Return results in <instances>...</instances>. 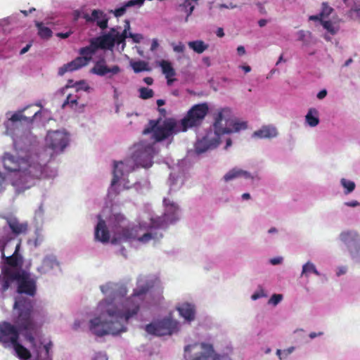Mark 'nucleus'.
<instances>
[{"label":"nucleus","instance_id":"obj_61","mask_svg":"<svg viewBox=\"0 0 360 360\" xmlns=\"http://www.w3.org/2000/svg\"><path fill=\"white\" fill-rule=\"evenodd\" d=\"M144 82L148 85H151L153 83V79L150 77H145L143 79Z\"/></svg>","mask_w":360,"mask_h":360},{"label":"nucleus","instance_id":"obj_23","mask_svg":"<svg viewBox=\"0 0 360 360\" xmlns=\"http://www.w3.org/2000/svg\"><path fill=\"white\" fill-rule=\"evenodd\" d=\"M96 44V49H110L114 46V39L110 32L103 37L93 39Z\"/></svg>","mask_w":360,"mask_h":360},{"label":"nucleus","instance_id":"obj_40","mask_svg":"<svg viewBox=\"0 0 360 360\" xmlns=\"http://www.w3.org/2000/svg\"><path fill=\"white\" fill-rule=\"evenodd\" d=\"M340 183L345 189L344 193L346 195L352 193L355 189V183L352 181H349L343 178L341 179Z\"/></svg>","mask_w":360,"mask_h":360},{"label":"nucleus","instance_id":"obj_9","mask_svg":"<svg viewBox=\"0 0 360 360\" xmlns=\"http://www.w3.org/2000/svg\"><path fill=\"white\" fill-rule=\"evenodd\" d=\"M8 276L13 279H16L17 292L20 294L18 297L22 296V294L30 297L35 295L37 291L36 281L30 277L29 273L25 271H18V272L8 273Z\"/></svg>","mask_w":360,"mask_h":360},{"label":"nucleus","instance_id":"obj_25","mask_svg":"<svg viewBox=\"0 0 360 360\" xmlns=\"http://www.w3.org/2000/svg\"><path fill=\"white\" fill-rule=\"evenodd\" d=\"M238 177L251 179L252 176L250 173L247 171L243 170L241 169L233 168L224 176V179L225 181H229Z\"/></svg>","mask_w":360,"mask_h":360},{"label":"nucleus","instance_id":"obj_29","mask_svg":"<svg viewBox=\"0 0 360 360\" xmlns=\"http://www.w3.org/2000/svg\"><path fill=\"white\" fill-rule=\"evenodd\" d=\"M18 356L24 360H27L31 358V353L23 345L19 343L18 341L16 343H15L13 345Z\"/></svg>","mask_w":360,"mask_h":360},{"label":"nucleus","instance_id":"obj_53","mask_svg":"<svg viewBox=\"0 0 360 360\" xmlns=\"http://www.w3.org/2000/svg\"><path fill=\"white\" fill-rule=\"evenodd\" d=\"M345 205L347 207H355L359 205V202L357 200H352L349 202H345Z\"/></svg>","mask_w":360,"mask_h":360},{"label":"nucleus","instance_id":"obj_27","mask_svg":"<svg viewBox=\"0 0 360 360\" xmlns=\"http://www.w3.org/2000/svg\"><path fill=\"white\" fill-rule=\"evenodd\" d=\"M198 4V0H184V3L179 5V8L181 11L186 13L185 19L188 22V17L192 14L195 7Z\"/></svg>","mask_w":360,"mask_h":360},{"label":"nucleus","instance_id":"obj_17","mask_svg":"<svg viewBox=\"0 0 360 360\" xmlns=\"http://www.w3.org/2000/svg\"><path fill=\"white\" fill-rule=\"evenodd\" d=\"M31 106L26 107L22 110H18L15 112L12 116L9 118V122L13 123L17 122H23L27 124H32L34 122V119L35 117L40 113V110L28 112V115H25V111L28 110Z\"/></svg>","mask_w":360,"mask_h":360},{"label":"nucleus","instance_id":"obj_63","mask_svg":"<svg viewBox=\"0 0 360 360\" xmlns=\"http://www.w3.org/2000/svg\"><path fill=\"white\" fill-rule=\"evenodd\" d=\"M158 46V42L157 39H153L151 44V50H155Z\"/></svg>","mask_w":360,"mask_h":360},{"label":"nucleus","instance_id":"obj_37","mask_svg":"<svg viewBox=\"0 0 360 360\" xmlns=\"http://www.w3.org/2000/svg\"><path fill=\"white\" fill-rule=\"evenodd\" d=\"M309 273H314L316 276H320V273L317 271L315 265L308 262L302 266V275L307 276Z\"/></svg>","mask_w":360,"mask_h":360},{"label":"nucleus","instance_id":"obj_24","mask_svg":"<svg viewBox=\"0 0 360 360\" xmlns=\"http://www.w3.org/2000/svg\"><path fill=\"white\" fill-rule=\"evenodd\" d=\"M160 67L162 68V73L165 75V77L167 79V84L169 85L172 84L175 80V79L172 77L175 76L176 72L171 63L167 60H162L160 63Z\"/></svg>","mask_w":360,"mask_h":360},{"label":"nucleus","instance_id":"obj_7","mask_svg":"<svg viewBox=\"0 0 360 360\" xmlns=\"http://www.w3.org/2000/svg\"><path fill=\"white\" fill-rule=\"evenodd\" d=\"M148 127L146 128L143 133L147 134L153 132V137L156 142H160L171 136L176 127L175 120L172 118H165L162 120L161 117L156 120H151L149 121Z\"/></svg>","mask_w":360,"mask_h":360},{"label":"nucleus","instance_id":"obj_38","mask_svg":"<svg viewBox=\"0 0 360 360\" xmlns=\"http://www.w3.org/2000/svg\"><path fill=\"white\" fill-rule=\"evenodd\" d=\"M131 65L135 72L148 70V64L143 60L132 62L131 63Z\"/></svg>","mask_w":360,"mask_h":360},{"label":"nucleus","instance_id":"obj_13","mask_svg":"<svg viewBox=\"0 0 360 360\" xmlns=\"http://www.w3.org/2000/svg\"><path fill=\"white\" fill-rule=\"evenodd\" d=\"M164 204L165 205V212L163 217V219H158V223L156 225L155 222H153V226H156L159 228H165L164 222L166 223H174L178 220V211L179 207L174 202H171L169 199H164Z\"/></svg>","mask_w":360,"mask_h":360},{"label":"nucleus","instance_id":"obj_41","mask_svg":"<svg viewBox=\"0 0 360 360\" xmlns=\"http://www.w3.org/2000/svg\"><path fill=\"white\" fill-rule=\"evenodd\" d=\"M162 237V234L160 233L159 235L157 233H146L142 236L139 237L137 239L139 241L142 243H147L151 239H159Z\"/></svg>","mask_w":360,"mask_h":360},{"label":"nucleus","instance_id":"obj_31","mask_svg":"<svg viewBox=\"0 0 360 360\" xmlns=\"http://www.w3.org/2000/svg\"><path fill=\"white\" fill-rule=\"evenodd\" d=\"M3 272L4 279L2 282V290L3 291H6L10 287L11 282L14 281H16V279H13L8 276V273L18 272V271L14 270L10 267H7L4 269Z\"/></svg>","mask_w":360,"mask_h":360},{"label":"nucleus","instance_id":"obj_19","mask_svg":"<svg viewBox=\"0 0 360 360\" xmlns=\"http://www.w3.org/2000/svg\"><path fill=\"white\" fill-rule=\"evenodd\" d=\"M86 65V59L85 58L77 57L75 59L70 63L63 65L59 68L58 74L63 76L67 72H72L77 70L84 66Z\"/></svg>","mask_w":360,"mask_h":360},{"label":"nucleus","instance_id":"obj_42","mask_svg":"<svg viewBox=\"0 0 360 360\" xmlns=\"http://www.w3.org/2000/svg\"><path fill=\"white\" fill-rule=\"evenodd\" d=\"M140 98L144 100L150 98L154 95V91L151 89L141 87L139 89Z\"/></svg>","mask_w":360,"mask_h":360},{"label":"nucleus","instance_id":"obj_34","mask_svg":"<svg viewBox=\"0 0 360 360\" xmlns=\"http://www.w3.org/2000/svg\"><path fill=\"white\" fill-rule=\"evenodd\" d=\"M110 32L112 34V37L114 39V44H122V47L124 48L125 46V39L127 37H128V34H126L124 32L120 33L117 32L115 28H112Z\"/></svg>","mask_w":360,"mask_h":360},{"label":"nucleus","instance_id":"obj_15","mask_svg":"<svg viewBox=\"0 0 360 360\" xmlns=\"http://www.w3.org/2000/svg\"><path fill=\"white\" fill-rule=\"evenodd\" d=\"M121 69L120 66L115 65L112 67H108L104 59L97 61L91 70V72L96 75L103 77L110 74L108 77L112 78V75L120 73Z\"/></svg>","mask_w":360,"mask_h":360},{"label":"nucleus","instance_id":"obj_33","mask_svg":"<svg viewBox=\"0 0 360 360\" xmlns=\"http://www.w3.org/2000/svg\"><path fill=\"white\" fill-rule=\"evenodd\" d=\"M36 27L38 29L39 36L45 39H48L52 36V31L50 28L44 25L42 22H36Z\"/></svg>","mask_w":360,"mask_h":360},{"label":"nucleus","instance_id":"obj_2","mask_svg":"<svg viewBox=\"0 0 360 360\" xmlns=\"http://www.w3.org/2000/svg\"><path fill=\"white\" fill-rule=\"evenodd\" d=\"M2 162L4 169L12 173L10 181L17 194L30 188L34 186V180L43 174V165L32 156L21 158L5 153Z\"/></svg>","mask_w":360,"mask_h":360},{"label":"nucleus","instance_id":"obj_35","mask_svg":"<svg viewBox=\"0 0 360 360\" xmlns=\"http://www.w3.org/2000/svg\"><path fill=\"white\" fill-rule=\"evenodd\" d=\"M317 111L315 109H310L306 115V121L310 127H316L319 122L316 116Z\"/></svg>","mask_w":360,"mask_h":360},{"label":"nucleus","instance_id":"obj_43","mask_svg":"<svg viewBox=\"0 0 360 360\" xmlns=\"http://www.w3.org/2000/svg\"><path fill=\"white\" fill-rule=\"evenodd\" d=\"M333 11V8L329 6L327 3L323 2L322 4V9L320 13L321 18H322L323 19L328 18L331 14Z\"/></svg>","mask_w":360,"mask_h":360},{"label":"nucleus","instance_id":"obj_4","mask_svg":"<svg viewBox=\"0 0 360 360\" xmlns=\"http://www.w3.org/2000/svg\"><path fill=\"white\" fill-rule=\"evenodd\" d=\"M135 150L129 159L119 162H114L113 178L111 185L114 186L120 180H125V177L135 169V167L148 168L153 165L155 148L150 143H140L134 146Z\"/></svg>","mask_w":360,"mask_h":360},{"label":"nucleus","instance_id":"obj_6","mask_svg":"<svg viewBox=\"0 0 360 360\" xmlns=\"http://www.w3.org/2000/svg\"><path fill=\"white\" fill-rule=\"evenodd\" d=\"M231 111L228 108H221L214 114L213 129L217 136L238 132L247 128L246 122L231 121Z\"/></svg>","mask_w":360,"mask_h":360},{"label":"nucleus","instance_id":"obj_51","mask_svg":"<svg viewBox=\"0 0 360 360\" xmlns=\"http://www.w3.org/2000/svg\"><path fill=\"white\" fill-rule=\"evenodd\" d=\"M94 360H108V356L104 353H97L94 357Z\"/></svg>","mask_w":360,"mask_h":360},{"label":"nucleus","instance_id":"obj_20","mask_svg":"<svg viewBox=\"0 0 360 360\" xmlns=\"http://www.w3.org/2000/svg\"><path fill=\"white\" fill-rule=\"evenodd\" d=\"M179 314L186 321H191L195 319V309L192 304L184 302L176 307Z\"/></svg>","mask_w":360,"mask_h":360},{"label":"nucleus","instance_id":"obj_54","mask_svg":"<svg viewBox=\"0 0 360 360\" xmlns=\"http://www.w3.org/2000/svg\"><path fill=\"white\" fill-rule=\"evenodd\" d=\"M130 30V22L129 20H124V30L122 32H124L126 34H128V32Z\"/></svg>","mask_w":360,"mask_h":360},{"label":"nucleus","instance_id":"obj_58","mask_svg":"<svg viewBox=\"0 0 360 360\" xmlns=\"http://www.w3.org/2000/svg\"><path fill=\"white\" fill-rule=\"evenodd\" d=\"M31 46H32V44L30 43L27 44L24 48H22L20 50V54L22 55V54H25V53H27L29 51V49H30Z\"/></svg>","mask_w":360,"mask_h":360},{"label":"nucleus","instance_id":"obj_46","mask_svg":"<svg viewBox=\"0 0 360 360\" xmlns=\"http://www.w3.org/2000/svg\"><path fill=\"white\" fill-rule=\"evenodd\" d=\"M282 299H283L282 295L274 294L269 300V303H271L274 305H276L282 300Z\"/></svg>","mask_w":360,"mask_h":360},{"label":"nucleus","instance_id":"obj_47","mask_svg":"<svg viewBox=\"0 0 360 360\" xmlns=\"http://www.w3.org/2000/svg\"><path fill=\"white\" fill-rule=\"evenodd\" d=\"M321 24L323 25V27L327 30L328 32H331V33H334V31H333V24L331 22V21L330 20H321Z\"/></svg>","mask_w":360,"mask_h":360},{"label":"nucleus","instance_id":"obj_59","mask_svg":"<svg viewBox=\"0 0 360 360\" xmlns=\"http://www.w3.org/2000/svg\"><path fill=\"white\" fill-rule=\"evenodd\" d=\"M346 271H347V268H346V267H345V266H341V267H340V268L338 269V272H337V275H338V276H341V275H342V274H345V273H346Z\"/></svg>","mask_w":360,"mask_h":360},{"label":"nucleus","instance_id":"obj_45","mask_svg":"<svg viewBox=\"0 0 360 360\" xmlns=\"http://www.w3.org/2000/svg\"><path fill=\"white\" fill-rule=\"evenodd\" d=\"M132 6H128V1L124 4V5L120 8H118L114 11V15L115 17L118 18L123 15L127 10V8L131 7Z\"/></svg>","mask_w":360,"mask_h":360},{"label":"nucleus","instance_id":"obj_55","mask_svg":"<svg viewBox=\"0 0 360 360\" xmlns=\"http://www.w3.org/2000/svg\"><path fill=\"white\" fill-rule=\"evenodd\" d=\"M283 259L281 257L272 258L270 260V263L273 265L279 264L282 262Z\"/></svg>","mask_w":360,"mask_h":360},{"label":"nucleus","instance_id":"obj_44","mask_svg":"<svg viewBox=\"0 0 360 360\" xmlns=\"http://www.w3.org/2000/svg\"><path fill=\"white\" fill-rule=\"evenodd\" d=\"M77 103V96H73L72 95L69 94L67 96L63 106L64 107L67 105H70L72 108L73 105H76Z\"/></svg>","mask_w":360,"mask_h":360},{"label":"nucleus","instance_id":"obj_5","mask_svg":"<svg viewBox=\"0 0 360 360\" xmlns=\"http://www.w3.org/2000/svg\"><path fill=\"white\" fill-rule=\"evenodd\" d=\"M20 298H22V299H24L27 301H29L30 302V304L32 307H31L32 309L30 311L32 313V319L38 324L35 318H36L37 315L39 314V312H38V311L34 310V309L33 300H31L30 298H27L24 296L17 297L16 298H15V302H14V305H13V308L15 309H17L18 311V316L14 321L15 326H13L11 323L6 322V321H4L1 324H0V342H1L2 343H4L5 345L11 344L12 345H13L15 343H16L19 340V333L20 332H24V336L25 337L26 331L24 330H20L16 323L20 312L23 309L25 310V309H26V307H15V304L17 303L18 300Z\"/></svg>","mask_w":360,"mask_h":360},{"label":"nucleus","instance_id":"obj_62","mask_svg":"<svg viewBox=\"0 0 360 360\" xmlns=\"http://www.w3.org/2000/svg\"><path fill=\"white\" fill-rule=\"evenodd\" d=\"M202 62L206 65L207 67H210L211 65L210 58L209 57H204L202 58Z\"/></svg>","mask_w":360,"mask_h":360},{"label":"nucleus","instance_id":"obj_22","mask_svg":"<svg viewBox=\"0 0 360 360\" xmlns=\"http://www.w3.org/2000/svg\"><path fill=\"white\" fill-rule=\"evenodd\" d=\"M278 134L276 127L272 126H263L260 129L255 131L252 136L259 139H271Z\"/></svg>","mask_w":360,"mask_h":360},{"label":"nucleus","instance_id":"obj_50","mask_svg":"<svg viewBox=\"0 0 360 360\" xmlns=\"http://www.w3.org/2000/svg\"><path fill=\"white\" fill-rule=\"evenodd\" d=\"M173 49L175 52L182 53L185 49V46L183 44L179 43V44L174 46Z\"/></svg>","mask_w":360,"mask_h":360},{"label":"nucleus","instance_id":"obj_36","mask_svg":"<svg viewBox=\"0 0 360 360\" xmlns=\"http://www.w3.org/2000/svg\"><path fill=\"white\" fill-rule=\"evenodd\" d=\"M210 144L207 142L206 138L197 141L195 145V149L197 153H202L210 148Z\"/></svg>","mask_w":360,"mask_h":360},{"label":"nucleus","instance_id":"obj_26","mask_svg":"<svg viewBox=\"0 0 360 360\" xmlns=\"http://www.w3.org/2000/svg\"><path fill=\"white\" fill-rule=\"evenodd\" d=\"M138 226L123 227L120 233L119 240H127L137 238Z\"/></svg>","mask_w":360,"mask_h":360},{"label":"nucleus","instance_id":"obj_48","mask_svg":"<svg viewBox=\"0 0 360 360\" xmlns=\"http://www.w3.org/2000/svg\"><path fill=\"white\" fill-rule=\"evenodd\" d=\"M293 349H294V347H290L287 349H284L283 351L281 349H278L276 351V354L279 356L280 359H282L281 355L283 354H285V356H287V355L290 354L293 351Z\"/></svg>","mask_w":360,"mask_h":360},{"label":"nucleus","instance_id":"obj_10","mask_svg":"<svg viewBox=\"0 0 360 360\" xmlns=\"http://www.w3.org/2000/svg\"><path fill=\"white\" fill-rule=\"evenodd\" d=\"M200 350L199 354L195 356L193 360H231L228 354H218L215 352L212 344L201 342L200 344L189 345L185 347V352L192 349Z\"/></svg>","mask_w":360,"mask_h":360},{"label":"nucleus","instance_id":"obj_3","mask_svg":"<svg viewBox=\"0 0 360 360\" xmlns=\"http://www.w3.org/2000/svg\"><path fill=\"white\" fill-rule=\"evenodd\" d=\"M15 307H26L25 310L23 309L19 314L16 323L20 330L26 331L25 339L30 343L37 354L35 360H52L50 353L53 347L51 340L46 341L39 338L37 341L34 337L38 335L41 325L37 324L32 319L30 302L20 298L15 304Z\"/></svg>","mask_w":360,"mask_h":360},{"label":"nucleus","instance_id":"obj_11","mask_svg":"<svg viewBox=\"0 0 360 360\" xmlns=\"http://www.w3.org/2000/svg\"><path fill=\"white\" fill-rule=\"evenodd\" d=\"M179 323L172 319L166 318L146 326L145 330L148 334L157 336L172 335L178 330Z\"/></svg>","mask_w":360,"mask_h":360},{"label":"nucleus","instance_id":"obj_16","mask_svg":"<svg viewBox=\"0 0 360 360\" xmlns=\"http://www.w3.org/2000/svg\"><path fill=\"white\" fill-rule=\"evenodd\" d=\"M82 18L87 22H96V25L102 30L108 27V19L104 12L101 10H93L91 15L88 13H84Z\"/></svg>","mask_w":360,"mask_h":360},{"label":"nucleus","instance_id":"obj_57","mask_svg":"<svg viewBox=\"0 0 360 360\" xmlns=\"http://www.w3.org/2000/svg\"><path fill=\"white\" fill-rule=\"evenodd\" d=\"M237 53L239 56H243L245 54V49L243 46H239L237 48Z\"/></svg>","mask_w":360,"mask_h":360},{"label":"nucleus","instance_id":"obj_14","mask_svg":"<svg viewBox=\"0 0 360 360\" xmlns=\"http://www.w3.org/2000/svg\"><path fill=\"white\" fill-rule=\"evenodd\" d=\"M10 241L6 243L4 248L1 249V256L4 259V262L8 265L10 267H21L23 264V259L20 254H19V250L21 245V240H19L18 243L15 245L14 252L8 257H6L4 251L5 248L9 245Z\"/></svg>","mask_w":360,"mask_h":360},{"label":"nucleus","instance_id":"obj_1","mask_svg":"<svg viewBox=\"0 0 360 360\" xmlns=\"http://www.w3.org/2000/svg\"><path fill=\"white\" fill-rule=\"evenodd\" d=\"M151 288L152 285L148 282L139 285L132 296L127 299L124 304H117L115 297L100 302L98 305L100 316L90 321V330L98 337L107 334L115 335L125 332L129 319L137 314L140 309L139 303L135 300H141Z\"/></svg>","mask_w":360,"mask_h":360},{"label":"nucleus","instance_id":"obj_64","mask_svg":"<svg viewBox=\"0 0 360 360\" xmlns=\"http://www.w3.org/2000/svg\"><path fill=\"white\" fill-rule=\"evenodd\" d=\"M240 68L243 69L245 72H249L251 71V68L249 65H242Z\"/></svg>","mask_w":360,"mask_h":360},{"label":"nucleus","instance_id":"obj_52","mask_svg":"<svg viewBox=\"0 0 360 360\" xmlns=\"http://www.w3.org/2000/svg\"><path fill=\"white\" fill-rule=\"evenodd\" d=\"M72 34V32H58L56 34V36L61 39H66L70 36Z\"/></svg>","mask_w":360,"mask_h":360},{"label":"nucleus","instance_id":"obj_18","mask_svg":"<svg viewBox=\"0 0 360 360\" xmlns=\"http://www.w3.org/2000/svg\"><path fill=\"white\" fill-rule=\"evenodd\" d=\"M6 223L11 229V233L15 236L26 234L28 231L29 224L27 221L20 222L16 217H6Z\"/></svg>","mask_w":360,"mask_h":360},{"label":"nucleus","instance_id":"obj_56","mask_svg":"<svg viewBox=\"0 0 360 360\" xmlns=\"http://www.w3.org/2000/svg\"><path fill=\"white\" fill-rule=\"evenodd\" d=\"M327 95V91L326 90L323 89V90H321L320 91L318 94H317V98L319 99H323V98H325Z\"/></svg>","mask_w":360,"mask_h":360},{"label":"nucleus","instance_id":"obj_12","mask_svg":"<svg viewBox=\"0 0 360 360\" xmlns=\"http://www.w3.org/2000/svg\"><path fill=\"white\" fill-rule=\"evenodd\" d=\"M47 146L56 153L63 152L68 144V136L60 131H49L46 137Z\"/></svg>","mask_w":360,"mask_h":360},{"label":"nucleus","instance_id":"obj_30","mask_svg":"<svg viewBox=\"0 0 360 360\" xmlns=\"http://www.w3.org/2000/svg\"><path fill=\"white\" fill-rule=\"evenodd\" d=\"M188 46L194 52L199 53V54L203 53L209 47V45L207 44H205L202 40H195V41H189L188 43Z\"/></svg>","mask_w":360,"mask_h":360},{"label":"nucleus","instance_id":"obj_8","mask_svg":"<svg viewBox=\"0 0 360 360\" xmlns=\"http://www.w3.org/2000/svg\"><path fill=\"white\" fill-rule=\"evenodd\" d=\"M208 111L209 107L206 103L194 105L181 120L182 130L186 131L188 128L200 125Z\"/></svg>","mask_w":360,"mask_h":360},{"label":"nucleus","instance_id":"obj_28","mask_svg":"<svg viewBox=\"0 0 360 360\" xmlns=\"http://www.w3.org/2000/svg\"><path fill=\"white\" fill-rule=\"evenodd\" d=\"M98 49H96V44L94 40H91L90 44L87 46L81 48L79 49L80 58H85L86 59V64L91 60V56Z\"/></svg>","mask_w":360,"mask_h":360},{"label":"nucleus","instance_id":"obj_39","mask_svg":"<svg viewBox=\"0 0 360 360\" xmlns=\"http://www.w3.org/2000/svg\"><path fill=\"white\" fill-rule=\"evenodd\" d=\"M57 266H58V263L54 257H46L43 259L41 267L46 270L48 269H53Z\"/></svg>","mask_w":360,"mask_h":360},{"label":"nucleus","instance_id":"obj_60","mask_svg":"<svg viewBox=\"0 0 360 360\" xmlns=\"http://www.w3.org/2000/svg\"><path fill=\"white\" fill-rule=\"evenodd\" d=\"M217 36L219 37H223L224 36V30L221 27H219L216 32Z\"/></svg>","mask_w":360,"mask_h":360},{"label":"nucleus","instance_id":"obj_32","mask_svg":"<svg viewBox=\"0 0 360 360\" xmlns=\"http://www.w3.org/2000/svg\"><path fill=\"white\" fill-rule=\"evenodd\" d=\"M340 238L342 242L349 243L350 242L357 240L359 238V236L355 231H347L342 232L340 235Z\"/></svg>","mask_w":360,"mask_h":360},{"label":"nucleus","instance_id":"obj_21","mask_svg":"<svg viewBox=\"0 0 360 360\" xmlns=\"http://www.w3.org/2000/svg\"><path fill=\"white\" fill-rule=\"evenodd\" d=\"M95 238L103 243L108 242L110 239V234L105 222L101 218L95 229Z\"/></svg>","mask_w":360,"mask_h":360},{"label":"nucleus","instance_id":"obj_49","mask_svg":"<svg viewBox=\"0 0 360 360\" xmlns=\"http://www.w3.org/2000/svg\"><path fill=\"white\" fill-rule=\"evenodd\" d=\"M128 37L131 38L135 43H139L140 40L143 38L142 35L140 34H133L129 32L128 34Z\"/></svg>","mask_w":360,"mask_h":360}]
</instances>
